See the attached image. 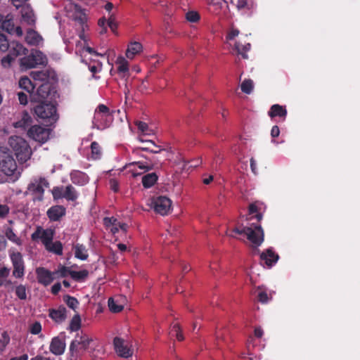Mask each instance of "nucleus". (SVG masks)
Returning <instances> with one entry per match:
<instances>
[{"mask_svg": "<svg viewBox=\"0 0 360 360\" xmlns=\"http://www.w3.org/2000/svg\"><path fill=\"white\" fill-rule=\"evenodd\" d=\"M268 115L271 117H281L283 120H285L287 115V110L285 107L280 105L278 104H275L271 107L268 112Z\"/></svg>", "mask_w": 360, "mask_h": 360, "instance_id": "nucleus-30", "label": "nucleus"}, {"mask_svg": "<svg viewBox=\"0 0 360 360\" xmlns=\"http://www.w3.org/2000/svg\"><path fill=\"white\" fill-rule=\"evenodd\" d=\"M61 289V285L60 283H55L52 287H51V292L53 294V295H56L59 292V291Z\"/></svg>", "mask_w": 360, "mask_h": 360, "instance_id": "nucleus-64", "label": "nucleus"}, {"mask_svg": "<svg viewBox=\"0 0 360 360\" xmlns=\"http://www.w3.org/2000/svg\"><path fill=\"white\" fill-rule=\"evenodd\" d=\"M186 19L191 22H195L200 19V15L196 11H189L186 15Z\"/></svg>", "mask_w": 360, "mask_h": 360, "instance_id": "nucleus-52", "label": "nucleus"}, {"mask_svg": "<svg viewBox=\"0 0 360 360\" xmlns=\"http://www.w3.org/2000/svg\"><path fill=\"white\" fill-rule=\"evenodd\" d=\"M27 136L39 143H44L49 139L50 130L40 125H34L27 131Z\"/></svg>", "mask_w": 360, "mask_h": 360, "instance_id": "nucleus-14", "label": "nucleus"}, {"mask_svg": "<svg viewBox=\"0 0 360 360\" xmlns=\"http://www.w3.org/2000/svg\"><path fill=\"white\" fill-rule=\"evenodd\" d=\"M93 339L86 333L81 332L77 333L71 342L70 350L72 356L82 355L89 348Z\"/></svg>", "mask_w": 360, "mask_h": 360, "instance_id": "nucleus-6", "label": "nucleus"}, {"mask_svg": "<svg viewBox=\"0 0 360 360\" xmlns=\"http://www.w3.org/2000/svg\"><path fill=\"white\" fill-rule=\"evenodd\" d=\"M66 15L68 18L72 19L76 23L78 24L81 32L79 34V38L83 40L84 46H82V43L77 44L76 51L79 52L82 58V61L86 63L87 60H91V57L85 59L87 57V54L91 56H104L105 53H98L93 49L86 45V37L84 34L85 30L88 27L86 25L87 15L84 10H82L78 5L69 2L65 5Z\"/></svg>", "mask_w": 360, "mask_h": 360, "instance_id": "nucleus-2", "label": "nucleus"}, {"mask_svg": "<svg viewBox=\"0 0 360 360\" xmlns=\"http://www.w3.org/2000/svg\"><path fill=\"white\" fill-rule=\"evenodd\" d=\"M264 205L260 202L249 205L248 214L241 226H236L233 231L238 234H244L255 247L259 246L264 241V231L259 224L262 219V210Z\"/></svg>", "mask_w": 360, "mask_h": 360, "instance_id": "nucleus-1", "label": "nucleus"}, {"mask_svg": "<svg viewBox=\"0 0 360 360\" xmlns=\"http://www.w3.org/2000/svg\"><path fill=\"white\" fill-rule=\"evenodd\" d=\"M15 58L11 54L8 53L1 59L2 66L5 68H9Z\"/></svg>", "mask_w": 360, "mask_h": 360, "instance_id": "nucleus-51", "label": "nucleus"}, {"mask_svg": "<svg viewBox=\"0 0 360 360\" xmlns=\"http://www.w3.org/2000/svg\"><path fill=\"white\" fill-rule=\"evenodd\" d=\"M55 231L37 226L31 235L33 241H41L46 250L57 255H63V245L60 241H53Z\"/></svg>", "mask_w": 360, "mask_h": 360, "instance_id": "nucleus-3", "label": "nucleus"}, {"mask_svg": "<svg viewBox=\"0 0 360 360\" xmlns=\"http://www.w3.org/2000/svg\"><path fill=\"white\" fill-rule=\"evenodd\" d=\"M125 298L122 296L111 297L108 300V307L112 312L121 311L124 306Z\"/></svg>", "mask_w": 360, "mask_h": 360, "instance_id": "nucleus-26", "label": "nucleus"}, {"mask_svg": "<svg viewBox=\"0 0 360 360\" xmlns=\"http://www.w3.org/2000/svg\"><path fill=\"white\" fill-rule=\"evenodd\" d=\"M81 319L79 315H75L72 317L69 328L71 331H77L80 328Z\"/></svg>", "mask_w": 360, "mask_h": 360, "instance_id": "nucleus-43", "label": "nucleus"}, {"mask_svg": "<svg viewBox=\"0 0 360 360\" xmlns=\"http://www.w3.org/2000/svg\"><path fill=\"white\" fill-rule=\"evenodd\" d=\"M238 34L239 31L238 30L231 29L227 34L226 43L230 46H234L235 50L238 53L246 58V52L250 49V44L246 43L245 44H242L240 42L235 41V38Z\"/></svg>", "mask_w": 360, "mask_h": 360, "instance_id": "nucleus-11", "label": "nucleus"}, {"mask_svg": "<svg viewBox=\"0 0 360 360\" xmlns=\"http://www.w3.org/2000/svg\"><path fill=\"white\" fill-rule=\"evenodd\" d=\"M252 0H238L237 2V8L241 9H251L253 7Z\"/></svg>", "mask_w": 360, "mask_h": 360, "instance_id": "nucleus-46", "label": "nucleus"}, {"mask_svg": "<svg viewBox=\"0 0 360 360\" xmlns=\"http://www.w3.org/2000/svg\"><path fill=\"white\" fill-rule=\"evenodd\" d=\"M1 27L11 34L22 37L23 32L20 26L15 27L12 19H7L2 22Z\"/></svg>", "mask_w": 360, "mask_h": 360, "instance_id": "nucleus-24", "label": "nucleus"}, {"mask_svg": "<svg viewBox=\"0 0 360 360\" xmlns=\"http://www.w3.org/2000/svg\"><path fill=\"white\" fill-rule=\"evenodd\" d=\"M127 168L131 172L133 176L141 175L153 168L152 163L146 162H133L127 165Z\"/></svg>", "mask_w": 360, "mask_h": 360, "instance_id": "nucleus-17", "label": "nucleus"}, {"mask_svg": "<svg viewBox=\"0 0 360 360\" xmlns=\"http://www.w3.org/2000/svg\"><path fill=\"white\" fill-rule=\"evenodd\" d=\"M9 48V44L6 37L0 33V51H5Z\"/></svg>", "mask_w": 360, "mask_h": 360, "instance_id": "nucleus-53", "label": "nucleus"}, {"mask_svg": "<svg viewBox=\"0 0 360 360\" xmlns=\"http://www.w3.org/2000/svg\"><path fill=\"white\" fill-rule=\"evenodd\" d=\"M49 316L54 321L57 323H61L66 319V309L63 307H60L56 309H50Z\"/></svg>", "mask_w": 360, "mask_h": 360, "instance_id": "nucleus-29", "label": "nucleus"}, {"mask_svg": "<svg viewBox=\"0 0 360 360\" xmlns=\"http://www.w3.org/2000/svg\"><path fill=\"white\" fill-rule=\"evenodd\" d=\"M91 158L94 160H98L101 157L102 151L101 148L99 144L94 141L91 144Z\"/></svg>", "mask_w": 360, "mask_h": 360, "instance_id": "nucleus-41", "label": "nucleus"}, {"mask_svg": "<svg viewBox=\"0 0 360 360\" xmlns=\"http://www.w3.org/2000/svg\"><path fill=\"white\" fill-rule=\"evenodd\" d=\"M17 169V164L8 152L0 150V173L12 176Z\"/></svg>", "mask_w": 360, "mask_h": 360, "instance_id": "nucleus-8", "label": "nucleus"}, {"mask_svg": "<svg viewBox=\"0 0 360 360\" xmlns=\"http://www.w3.org/2000/svg\"><path fill=\"white\" fill-rule=\"evenodd\" d=\"M109 183L111 190H112L114 192H117L119 190L118 181L115 179H111Z\"/></svg>", "mask_w": 360, "mask_h": 360, "instance_id": "nucleus-59", "label": "nucleus"}, {"mask_svg": "<svg viewBox=\"0 0 360 360\" xmlns=\"http://www.w3.org/2000/svg\"><path fill=\"white\" fill-rule=\"evenodd\" d=\"M51 192L55 200L64 198V191L63 187H54Z\"/></svg>", "mask_w": 360, "mask_h": 360, "instance_id": "nucleus-50", "label": "nucleus"}, {"mask_svg": "<svg viewBox=\"0 0 360 360\" xmlns=\"http://www.w3.org/2000/svg\"><path fill=\"white\" fill-rule=\"evenodd\" d=\"M107 24L108 22L105 18L103 17L98 20V25L101 28V34H104L107 32Z\"/></svg>", "mask_w": 360, "mask_h": 360, "instance_id": "nucleus-55", "label": "nucleus"}, {"mask_svg": "<svg viewBox=\"0 0 360 360\" xmlns=\"http://www.w3.org/2000/svg\"><path fill=\"white\" fill-rule=\"evenodd\" d=\"M30 331L32 334L37 335L41 331V326L39 322H34L30 326Z\"/></svg>", "mask_w": 360, "mask_h": 360, "instance_id": "nucleus-54", "label": "nucleus"}, {"mask_svg": "<svg viewBox=\"0 0 360 360\" xmlns=\"http://www.w3.org/2000/svg\"><path fill=\"white\" fill-rule=\"evenodd\" d=\"M70 179L75 184L83 186L89 182V176L84 172L75 170L70 173Z\"/></svg>", "mask_w": 360, "mask_h": 360, "instance_id": "nucleus-28", "label": "nucleus"}, {"mask_svg": "<svg viewBox=\"0 0 360 360\" xmlns=\"http://www.w3.org/2000/svg\"><path fill=\"white\" fill-rule=\"evenodd\" d=\"M279 256L272 248H268L260 255L261 264L268 268H271L278 260Z\"/></svg>", "mask_w": 360, "mask_h": 360, "instance_id": "nucleus-18", "label": "nucleus"}, {"mask_svg": "<svg viewBox=\"0 0 360 360\" xmlns=\"http://www.w3.org/2000/svg\"><path fill=\"white\" fill-rule=\"evenodd\" d=\"M280 134V129L278 126H274L271 130V136L272 138L278 137Z\"/></svg>", "mask_w": 360, "mask_h": 360, "instance_id": "nucleus-63", "label": "nucleus"}, {"mask_svg": "<svg viewBox=\"0 0 360 360\" xmlns=\"http://www.w3.org/2000/svg\"><path fill=\"white\" fill-rule=\"evenodd\" d=\"M105 226L110 229V232L115 235L120 231L125 233L127 231L128 226L125 223L119 221L114 217H105L103 219Z\"/></svg>", "mask_w": 360, "mask_h": 360, "instance_id": "nucleus-16", "label": "nucleus"}, {"mask_svg": "<svg viewBox=\"0 0 360 360\" xmlns=\"http://www.w3.org/2000/svg\"><path fill=\"white\" fill-rule=\"evenodd\" d=\"M135 124L136 125L139 130L146 135H150L152 130L149 129L148 124L142 121H136Z\"/></svg>", "mask_w": 360, "mask_h": 360, "instance_id": "nucleus-45", "label": "nucleus"}, {"mask_svg": "<svg viewBox=\"0 0 360 360\" xmlns=\"http://www.w3.org/2000/svg\"><path fill=\"white\" fill-rule=\"evenodd\" d=\"M241 91L246 94H250L254 89V83L252 79H245L241 85H240Z\"/></svg>", "mask_w": 360, "mask_h": 360, "instance_id": "nucleus-40", "label": "nucleus"}, {"mask_svg": "<svg viewBox=\"0 0 360 360\" xmlns=\"http://www.w3.org/2000/svg\"><path fill=\"white\" fill-rule=\"evenodd\" d=\"M37 116L42 120H56V108L52 103H41L34 107Z\"/></svg>", "mask_w": 360, "mask_h": 360, "instance_id": "nucleus-12", "label": "nucleus"}, {"mask_svg": "<svg viewBox=\"0 0 360 360\" xmlns=\"http://www.w3.org/2000/svg\"><path fill=\"white\" fill-rule=\"evenodd\" d=\"M65 214V208L62 205L52 206L47 210V216L51 221H58Z\"/></svg>", "mask_w": 360, "mask_h": 360, "instance_id": "nucleus-25", "label": "nucleus"}, {"mask_svg": "<svg viewBox=\"0 0 360 360\" xmlns=\"http://www.w3.org/2000/svg\"><path fill=\"white\" fill-rule=\"evenodd\" d=\"M30 77L34 81L46 82L49 78V73L47 70H37L30 72Z\"/></svg>", "mask_w": 360, "mask_h": 360, "instance_id": "nucleus-33", "label": "nucleus"}, {"mask_svg": "<svg viewBox=\"0 0 360 360\" xmlns=\"http://www.w3.org/2000/svg\"><path fill=\"white\" fill-rule=\"evenodd\" d=\"M21 22L28 25H34L36 22V17L34 11L30 5L22 6L21 11Z\"/></svg>", "mask_w": 360, "mask_h": 360, "instance_id": "nucleus-21", "label": "nucleus"}, {"mask_svg": "<svg viewBox=\"0 0 360 360\" xmlns=\"http://www.w3.org/2000/svg\"><path fill=\"white\" fill-rule=\"evenodd\" d=\"M9 53L11 54L14 58L18 56L25 55L27 51L22 44L19 42L13 41L9 45Z\"/></svg>", "mask_w": 360, "mask_h": 360, "instance_id": "nucleus-31", "label": "nucleus"}, {"mask_svg": "<svg viewBox=\"0 0 360 360\" xmlns=\"http://www.w3.org/2000/svg\"><path fill=\"white\" fill-rule=\"evenodd\" d=\"M89 70L95 74L96 72H98L101 70L102 69V64L100 63V62H96L95 64L94 65H89Z\"/></svg>", "mask_w": 360, "mask_h": 360, "instance_id": "nucleus-56", "label": "nucleus"}, {"mask_svg": "<svg viewBox=\"0 0 360 360\" xmlns=\"http://www.w3.org/2000/svg\"><path fill=\"white\" fill-rule=\"evenodd\" d=\"M89 275V271L87 270H82V271H73L72 270L70 272V277L76 281H84Z\"/></svg>", "mask_w": 360, "mask_h": 360, "instance_id": "nucleus-37", "label": "nucleus"}, {"mask_svg": "<svg viewBox=\"0 0 360 360\" xmlns=\"http://www.w3.org/2000/svg\"><path fill=\"white\" fill-rule=\"evenodd\" d=\"M19 86L21 89L30 93L33 91L35 88V85L31 82L27 77H22L19 80Z\"/></svg>", "mask_w": 360, "mask_h": 360, "instance_id": "nucleus-34", "label": "nucleus"}, {"mask_svg": "<svg viewBox=\"0 0 360 360\" xmlns=\"http://www.w3.org/2000/svg\"><path fill=\"white\" fill-rule=\"evenodd\" d=\"M10 269L6 266H3L0 268V278L6 280L7 277L9 276Z\"/></svg>", "mask_w": 360, "mask_h": 360, "instance_id": "nucleus-58", "label": "nucleus"}, {"mask_svg": "<svg viewBox=\"0 0 360 360\" xmlns=\"http://www.w3.org/2000/svg\"><path fill=\"white\" fill-rule=\"evenodd\" d=\"M37 281L44 286L50 285L55 279L54 271H50L44 267H39L36 270Z\"/></svg>", "mask_w": 360, "mask_h": 360, "instance_id": "nucleus-19", "label": "nucleus"}, {"mask_svg": "<svg viewBox=\"0 0 360 360\" xmlns=\"http://www.w3.org/2000/svg\"><path fill=\"white\" fill-rule=\"evenodd\" d=\"M9 257L13 267V276L17 278H22L25 275V263L22 254L13 250H10Z\"/></svg>", "mask_w": 360, "mask_h": 360, "instance_id": "nucleus-9", "label": "nucleus"}, {"mask_svg": "<svg viewBox=\"0 0 360 360\" xmlns=\"http://www.w3.org/2000/svg\"><path fill=\"white\" fill-rule=\"evenodd\" d=\"M65 341L63 336H57L52 339L50 344V351L55 355H61L65 349Z\"/></svg>", "mask_w": 360, "mask_h": 360, "instance_id": "nucleus-20", "label": "nucleus"}, {"mask_svg": "<svg viewBox=\"0 0 360 360\" xmlns=\"http://www.w3.org/2000/svg\"><path fill=\"white\" fill-rule=\"evenodd\" d=\"M9 212V209L7 205H0V217H6Z\"/></svg>", "mask_w": 360, "mask_h": 360, "instance_id": "nucleus-61", "label": "nucleus"}, {"mask_svg": "<svg viewBox=\"0 0 360 360\" xmlns=\"http://www.w3.org/2000/svg\"><path fill=\"white\" fill-rule=\"evenodd\" d=\"M169 333L172 336H175L176 339L179 341L184 339V337L181 333L180 328L177 323H174L172 326Z\"/></svg>", "mask_w": 360, "mask_h": 360, "instance_id": "nucleus-47", "label": "nucleus"}, {"mask_svg": "<svg viewBox=\"0 0 360 360\" xmlns=\"http://www.w3.org/2000/svg\"><path fill=\"white\" fill-rule=\"evenodd\" d=\"M154 210L161 214L167 215L172 210V200L165 196H159L152 201Z\"/></svg>", "mask_w": 360, "mask_h": 360, "instance_id": "nucleus-15", "label": "nucleus"}, {"mask_svg": "<svg viewBox=\"0 0 360 360\" xmlns=\"http://www.w3.org/2000/svg\"><path fill=\"white\" fill-rule=\"evenodd\" d=\"M11 340L10 336L6 331H3L0 335V352H3Z\"/></svg>", "mask_w": 360, "mask_h": 360, "instance_id": "nucleus-42", "label": "nucleus"}, {"mask_svg": "<svg viewBox=\"0 0 360 360\" xmlns=\"http://www.w3.org/2000/svg\"><path fill=\"white\" fill-rule=\"evenodd\" d=\"M257 297L259 301L262 303H266L269 300L271 299L272 295L268 294L266 289L258 288L256 290Z\"/></svg>", "mask_w": 360, "mask_h": 360, "instance_id": "nucleus-36", "label": "nucleus"}, {"mask_svg": "<svg viewBox=\"0 0 360 360\" xmlns=\"http://www.w3.org/2000/svg\"><path fill=\"white\" fill-rule=\"evenodd\" d=\"M47 63L46 56L40 51H32V53L20 59V65L22 70L31 69L37 65H44Z\"/></svg>", "mask_w": 360, "mask_h": 360, "instance_id": "nucleus-7", "label": "nucleus"}, {"mask_svg": "<svg viewBox=\"0 0 360 360\" xmlns=\"http://www.w3.org/2000/svg\"><path fill=\"white\" fill-rule=\"evenodd\" d=\"M72 271V269H70L68 267L64 266H59L58 267V269L54 271L55 276L56 277H60L64 278L68 276H70V272Z\"/></svg>", "mask_w": 360, "mask_h": 360, "instance_id": "nucleus-44", "label": "nucleus"}, {"mask_svg": "<svg viewBox=\"0 0 360 360\" xmlns=\"http://www.w3.org/2000/svg\"><path fill=\"white\" fill-rule=\"evenodd\" d=\"M5 235L10 241L13 242L17 245H21L22 244L21 238L14 233L12 229L8 228L6 230Z\"/></svg>", "mask_w": 360, "mask_h": 360, "instance_id": "nucleus-38", "label": "nucleus"}, {"mask_svg": "<svg viewBox=\"0 0 360 360\" xmlns=\"http://www.w3.org/2000/svg\"><path fill=\"white\" fill-rule=\"evenodd\" d=\"M158 180V176L155 173L148 174L143 176L142 184L145 188H150Z\"/></svg>", "mask_w": 360, "mask_h": 360, "instance_id": "nucleus-35", "label": "nucleus"}, {"mask_svg": "<svg viewBox=\"0 0 360 360\" xmlns=\"http://www.w3.org/2000/svg\"><path fill=\"white\" fill-rule=\"evenodd\" d=\"M8 144L20 163L26 162L31 158L32 151L28 142L21 136H11Z\"/></svg>", "mask_w": 360, "mask_h": 360, "instance_id": "nucleus-4", "label": "nucleus"}, {"mask_svg": "<svg viewBox=\"0 0 360 360\" xmlns=\"http://www.w3.org/2000/svg\"><path fill=\"white\" fill-rule=\"evenodd\" d=\"M146 142L148 143L151 144L152 146H153L156 148V149H152L151 148V150H150V153H158L161 152L163 150L162 148H161L160 146H156L155 143L153 141H146Z\"/></svg>", "mask_w": 360, "mask_h": 360, "instance_id": "nucleus-62", "label": "nucleus"}, {"mask_svg": "<svg viewBox=\"0 0 360 360\" xmlns=\"http://www.w3.org/2000/svg\"><path fill=\"white\" fill-rule=\"evenodd\" d=\"M115 65L119 75L124 78L129 77V63L128 60L122 56H119L116 60Z\"/></svg>", "mask_w": 360, "mask_h": 360, "instance_id": "nucleus-22", "label": "nucleus"}, {"mask_svg": "<svg viewBox=\"0 0 360 360\" xmlns=\"http://www.w3.org/2000/svg\"><path fill=\"white\" fill-rule=\"evenodd\" d=\"M15 295L20 300L27 298L26 288L23 285H18L15 288Z\"/></svg>", "mask_w": 360, "mask_h": 360, "instance_id": "nucleus-48", "label": "nucleus"}, {"mask_svg": "<svg viewBox=\"0 0 360 360\" xmlns=\"http://www.w3.org/2000/svg\"><path fill=\"white\" fill-rule=\"evenodd\" d=\"M65 301L70 308L72 309H75L76 308H77L79 302L76 298L70 296H66L65 298Z\"/></svg>", "mask_w": 360, "mask_h": 360, "instance_id": "nucleus-49", "label": "nucleus"}, {"mask_svg": "<svg viewBox=\"0 0 360 360\" xmlns=\"http://www.w3.org/2000/svg\"><path fill=\"white\" fill-rule=\"evenodd\" d=\"M25 41L31 46H39L43 44V38L34 30L29 29L25 35Z\"/></svg>", "mask_w": 360, "mask_h": 360, "instance_id": "nucleus-23", "label": "nucleus"}, {"mask_svg": "<svg viewBox=\"0 0 360 360\" xmlns=\"http://www.w3.org/2000/svg\"><path fill=\"white\" fill-rule=\"evenodd\" d=\"M49 186V182L46 179L40 177L34 179L28 185V191L34 195V200H41L44 189Z\"/></svg>", "mask_w": 360, "mask_h": 360, "instance_id": "nucleus-10", "label": "nucleus"}, {"mask_svg": "<svg viewBox=\"0 0 360 360\" xmlns=\"http://www.w3.org/2000/svg\"><path fill=\"white\" fill-rule=\"evenodd\" d=\"M73 250L75 252V257H77V259H81V260H86L87 259V258L89 257V254H88L87 250L84 245L79 244V243L75 244L73 247Z\"/></svg>", "mask_w": 360, "mask_h": 360, "instance_id": "nucleus-32", "label": "nucleus"}, {"mask_svg": "<svg viewBox=\"0 0 360 360\" xmlns=\"http://www.w3.org/2000/svg\"><path fill=\"white\" fill-rule=\"evenodd\" d=\"M108 25L110 28L112 32H115L117 29V23L115 22V18L113 15H110L108 20Z\"/></svg>", "mask_w": 360, "mask_h": 360, "instance_id": "nucleus-57", "label": "nucleus"}, {"mask_svg": "<svg viewBox=\"0 0 360 360\" xmlns=\"http://www.w3.org/2000/svg\"><path fill=\"white\" fill-rule=\"evenodd\" d=\"M20 103L22 105H26L27 103V96L24 93L20 92L18 94Z\"/></svg>", "mask_w": 360, "mask_h": 360, "instance_id": "nucleus-60", "label": "nucleus"}, {"mask_svg": "<svg viewBox=\"0 0 360 360\" xmlns=\"http://www.w3.org/2000/svg\"><path fill=\"white\" fill-rule=\"evenodd\" d=\"M77 193L73 186L69 185L65 187L64 198L68 200H75L77 198Z\"/></svg>", "mask_w": 360, "mask_h": 360, "instance_id": "nucleus-39", "label": "nucleus"}, {"mask_svg": "<svg viewBox=\"0 0 360 360\" xmlns=\"http://www.w3.org/2000/svg\"><path fill=\"white\" fill-rule=\"evenodd\" d=\"M113 115L110 109L103 104H100L95 110L93 125L98 129H105L110 126Z\"/></svg>", "mask_w": 360, "mask_h": 360, "instance_id": "nucleus-5", "label": "nucleus"}, {"mask_svg": "<svg viewBox=\"0 0 360 360\" xmlns=\"http://www.w3.org/2000/svg\"><path fill=\"white\" fill-rule=\"evenodd\" d=\"M114 349L116 354L122 358H129L133 355L134 350L131 345L120 337L113 340Z\"/></svg>", "mask_w": 360, "mask_h": 360, "instance_id": "nucleus-13", "label": "nucleus"}, {"mask_svg": "<svg viewBox=\"0 0 360 360\" xmlns=\"http://www.w3.org/2000/svg\"><path fill=\"white\" fill-rule=\"evenodd\" d=\"M143 51V46L141 43L133 41L128 44L125 52L127 59L133 60L136 55L141 53Z\"/></svg>", "mask_w": 360, "mask_h": 360, "instance_id": "nucleus-27", "label": "nucleus"}]
</instances>
